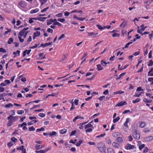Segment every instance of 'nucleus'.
<instances>
[{"label": "nucleus", "instance_id": "603ef678", "mask_svg": "<svg viewBox=\"0 0 153 153\" xmlns=\"http://www.w3.org/2000/svg\"><path fill=\"white\" fill-rule=\"evenodd\" d=\"M35 147L36 150H38L40 149V145H39L36 144L35 146Z\"/></svg>", "mask_w": 153, "mask_h": 153}, {"label": "nucleus", "instance_id": "72a5a7b5", "mask_svg": "<svg viewBox=\"0 0 153 153\" xmlns=\"http://www.w3.org/2000/svg\"><path fill=\"white\" fill-rule=\"evenodd\" d=\"M39 45V44H35V45L34 46H32L30 47L29 48L31 49H33L36 48Z\"/></svg>", "mask_w": 153, "mask_h": 153}, {"label": "nucleus", "instance_id": "864d4df0", "mask_svg": "<svg viewBox=\"0 0 153 153\" xmlns=\"http://www.w3.org/2000/svg\"><path fill=\"white\" fill-rule=\"evenodd\" d=\"M92 130H93L92 128H89L86 129L85 131L86 132H90L92 131Z\"/></svg>", "mask_w": 153, "mask_h": 153}, {"label": "nucleus", "instance_id": "f257e3e1", "mask_svg": "<svg viewBox=\"0 0 153 153\" xmlns=\"http://www.w3.org/2000/svg\"><path fill=\"white\" fill-rule=\"evenodd\" d=\"M97 147L101 152H105L106 148L104 143L102 142H100L97 145Z\"/></svg>", "mask_w": 153, "mask_h": 153}, {"label": "nucleus", "instance_id": "052dcab7", "mask_svg": "<svg viewBox=\"0 0 153 153\" xmlns=\"http://www.w3.org/2000/svg\"><path fill=\"white\" fill-rule=\"evenodd\" d=\"M4 82L7 85H9L10 83V82L9 80H6L4 81Z\"/></svg>", "mask_w": 153, "mask_h": 153}, {"label": "nucleus", "instance_id": "473e14b6", "mask_svg": "<svg viewBox=\"0 0 153 153\" xmlns=\"http://www.w3.org/2000/svg\"><path fill=\"white\" fill-rule=\"evenodd\" d=\"M96 26L98 28L101 30H102L104 29V28L102 27V26L100 25H97Z\"/></svg>", "mask_w": 153, "mask_h": 153}, {"label": "nucleus", "instance_id": "6ab92c4d", "mask_svg": "<svg viewBox=\"0 0 153 153\" xmlns=\"http://www.w3.org/2000/svg\"><path fill=\"white\" fill-rule=\"evenodd\" d=\"M131 42H128V43H127L126 45H125V48H128V46L130 44H131L132 43V41L133 40H131Z\"/></svg>", "mask_w": 153, "mask_h": 153}, {"label": "nucleus", "instance_id": "e2e57ef3", "mask_svg": "<svg viewBox=\"0 0 153 153\" xmlns=\"http://www.w3.org/2000/svg\"><path fill=\"white\" fill-rule=\"evenodd\" d=\"M56 16L58 17H62V13H60L56 14Z\"/></svg>", "mask_w": 153, "mask_h": 153}, {"label": "nucleus", "instance_id": "c85d7f7f", "mask_svg": "<svg viewBox=\"0 0 153 153\" xmlns=\"http://www.w3.org/2000/svg\"><path fill=\"white\" fill-rule=\"evenodd\" d=\"M56 132L55 131H53L52 132H50V136H55L56 134Z\"/></svg>", "mask_w": 153, "mask_h": 153}, {"label": "nucleus", "instance_id": "a211bd4d", "mask_svg": "<svg viewBox=\"0 0 153 153\" xmlns=\"http://www.w3.org/2000/svg\"><path fill=\"white\" fill-rule=\"evenodd\" d=\"M124 91H118L114 92V94H121L124 93Z\"/></svg>", "mask_w": 153, "mask_h": 153}, {"label": "nucleus", "instance_id": "2eb2a0df", "mask_svg": "<svg viewBox=\"0 0 153 153\" xmlns=\"http://www.w3.org/2000/svg\"><path fill=\"white\" fill-rule=\"evenodd\" d=\"M67 130L65 128L60 130V132L61 134H64L67 132Z\"/></svg>", "mask_w": 153, "mask_h": 153}, {"label": "nucleus", "instance_id": "13d9d810", "mask_svg": "<svg viewBox=\"0 0 153 153\" xmlns=\"http://www.w3.org/2000/svg\"><path fill=\"white\" fill-rule=\"evenodd\" d=\"M7 146L9 147H11L13 145V144L12 142H10L7 143Z\"/></svg>", "mask_w": 153, "mask_h": 153}, {"label": "nucleus", "instance_id": "dca6fc26", "mask_svg": "<svg viewBox=\"0 0 153 153\" xmlns=\"http://www.w3.org/2000/svg\"><path fill=\"white\" fill-rule=\"evenodd\" d=\"M13 124L12 120H10L7 123V125L8 126H11Z\"/></svg>", "mask_w": 153, "mask_h": 153}, {"label": "nucleus", "instance_id": "ddd939ff", "mask_svg": "<svg viewBox=\"0 0 153 153\" xmlns=\"http://www.w3.org/2000/svg\"><path fill=\"white\" fill-rule=\"evenodd\" d=\"M107 151L108 153H114V150L111 148L108 149Z\"/></svg>", "mask_w": 153, "mask_h": 153}, {"label": "nucleus", "instance_id": "412c9836", "mask_svg": "<svg viewBox=\"0 0 153 153\" xmlns=\"http://www.w3.org/2000/svg\"><path fill=\"white\" fill-rule=\"evenodd\" d=\"M120 36V34L118 33H114L112 35L113 37H119Z\"/></svg>", "mask_w": 153, "mask_h": 153}, {"label": "nucleus", "instance_id": "a18cd8bd", "mask_svg": "<svg viewBox=\"0 0 153 153\" xmlns=\"http://www.w3.org/2000/svg\"><path fill=\"white\" fill-rule=\"evenodd\" d=\"M145 147V145L144 144H142L139 146V149L140 150H141L142 149L144 148Z\"/></svg>", "mask_w": 153, "mask_h": 153}, {"label": "nucleus", "instance_id": "c9c22d12", "mask_svg": "<svg viewBox=\"0 0 153 153\" xmlns=\"http://www.w3.org/2000/svg\"><path fill=\"white\" fill-rule=\"evenodd\" d=\"M126 74V73H123L119 75V76L118 77L116 78L117 80H118L120 79L122 76Z\"/></svg>", "mask_w": 153, "mask_h": 153}, {"label": "nucleus", "instance_id": "f3484780", "mask_svg": "<svg viewBox=\"0 0 153 153\" xmlns=\"http://www.w3.org/2000/svg\"><path fill=\"white\" fill-rule=\"evenodd\" d=\"M120 119V117H117L116 118L114 119L113 122L115 123L118 122Z\"/></svg>", "mask_w": 153, "mask_h": 153}, {"label": "nucleus", "instance_id": "0eeeda50", "mask_svg": "<svg viewBox=\"0 0 153 153\" xmlns=\"http://www.w3.org/2000/svg\"><path fill=\"white\" fill-rule=\"evenodd\" d=\"M52 42H49L48 43H45L44 44L42 43V44H41L40 46H39V47L40 48L41 47H42L43 48H44L45 47V46H47L49 45H51V44H52Z\"/></svg>", "mask_w": 153, "mask_h": 153}, {"label": "nucleus", "instance_id": "cd10ccee", "mask_svg": "<svg viewBox=\"0 0 153 153\" xmlns=\"http://www.w3.org/2000/svg\"><path fill=\"white\" fill-rule=\"evenodd\" d=\"M13 39L12 38H10L8 41V44H11L13 42Z\"/></svg>", "mask_w": 153, "mask_h": 153}, {"label": "nucleus", "instance_id": "c756f323", "mask_svg": "<svg viewBox=\"0 0 153 153\" xmlns=\"http://www.w3.org/2000/svg\"><path fill=\"white\" fill-rule=\"evenodd\" d=\"M88 35L89 36H93L94 35H95L98 34L97 33H94L91 32H88Z\"/></svg>", "mask_w": 153, "mask_h": 153}, {"label": "nucleus", "instance_id": "6e6552de", "mask_svg": "<svg viewBox=\"0 0 153 153\" xmlns=\"http://www.w3.org/2000/svg\"><path fill=\"white\" fill-rule=\"evenodd\" d=\"M120 64H119L118 65V70H123V69H125L126 68H127V67L128 66V65H125L124 66L123 68H120Z\"/></svg>", "mask_w": 153, "mask_h": 153}, {"label": "nucleus", "instance_id": "5701e85b", "mask_svg": "<svg viewBox=\"0 0 153 153\" xmlns=\"http://www.w3.org/2000/svg\"><path fill=\"white\" fill-rule=\"evenodd\" d=\"M33 19L35 20H38L41 21H44V20L43 19H42V17L33 18Z\"/></svg>", "mask_w": 153, "mask_h": 153}, {"label": "nucleus", "instance_id": "58836bf2", "mask_svg": "<svg viewBox=\"0 0 153 153\" xmlns=\"http://www.w3.org/2000/svg\"><path fill=\"white\" fill-rule=\"evenodd\" d=\"M35 130V129L33 126H31L29 128V131H34Z\"/></svg>", "mask_w": 153, "mask_h": 153}, {"label": "nucleus", "instance_id": "69168bd1", "mask_svg": "<svg viewBox=\"0 0 153 153\" xmlns=\"http://www.w3.org/2000/svg\"><path fill=\"white\" fill-rule=\"evenodd\" d=\"M79 100L77 99H75L74 100V103L75 105H77L78 104Z\"/></svg>", "mask_w": 153, "mask_h": 153}, {"label": "nucleus", "instance_id": "f03ea898", "mask_svg": "<svg viewBox=\"0 0 153 153\" xmlns=\"http://www.w3.org/2000/svg\"><path fill=\"white\" fill-rule=\"evenodd\" d=\"M133 136L134 138L138 140L140 137V134L139 131L136 129H134L133 131Z\"/></svg>", "mask_w": 153, "mask_h": 153}, {"label": "nucleus", "instance_id": "a878e982", "mask_svg": "<svg viewBox=\"0 0 153 153\" xmlns=\"http://www.w3.org/2000/svg\"><path fill=\"white\" fill-rule=\"evenodd\" d=\"M82 140H79L78 142H77L76 144V146L79 147V146L82 143Z\"/></svg>", "mask_w": 153, "mask_h": 153}, {"label": "nucleus", "instance_id": "5fc2aeb1", "mask_svg": "<svg viewBox=\"0 0 153 153\" xmlns=\"http://www.w3.org/2000/svg\"><path fill=\"white\" fill-rule=\"evenodd\" d=\"M76 139L74 140V141H73L72 140H70V143H72L73 144H75L76 142Z\"/></svg>", "mask_w": 153, "mask_h": 153}, {"label": "nucleus", "instance_id": "4468645a", "mask_svg": "<svg viewBox=\"0 0 153 153\" xmlns=\"http://www.w3.org/2000/svg\"><path fill=\"white\" fill-rule=\"evenodd\" d=\"M97 66L98 71H100L103 69V68L100 65L98 64Z\"/></svg>", "mask_w": 153, "mask_h": 153}, {"label": "nucleus", "instance_id": "ea45409f", "mask_svg": "<svg viewBox=\"0 0 153 153\" xmlns=\"http://www.w3.org/2000/svg\"><path fill=\"white\" fill-rule=\"evenodd\" d=\"M76 130L72 131L71 132V134L70 135V136L74 135L76 133Z\"/></svg>", "mask_w": 153, "mask_h": 153}, {"label": "nucleus", "instance_id": "de8ad7c7", "mask_svg": "<svg viewBox=\"0 0 153 153\" xmlns=\"http://www.w3.org/2000/svg\"><path fill=\"white\" fill-rule=\"evenodd\" d=\"M49 8V7H47L46 8H45L44 9H43V10H41V12L42 13L44 12H45Z\"/></svg>", "mask_w": 153, "mask_h": 153}, {"label": "nucleus", "instance_id": "09e8293b", "mask_svg": "<svg viewBox=\"0 0 153 153\" xmlns=\"http://www.w3.org/2000/svg\"><path fill=\"white\" fill-rule=\"evenodd\" d=\"M143 101L145 102H148V103H150L151 102L152 100H147V99H146V98H144L143 100Z\"/></svg>", "mask_w": 153, "mask_h": 153}, {"label": "nucleus", "instance_id": "3c124183", "mask_svg": "<svg viewBox=\"0 0 153 153\" xmlns=\"http://www.w3.org/2000/svg\"><path fill=\"white\" fill-rule=\"evenodd\" d=\"M39 116L41 117H44L45 116V114L43 113H40L39 114Z\"/></svg>", "mask_w": 153, "mask_h": 153}, {"label": "nucleus", "instance_id": "b1692460", "mask_svg": "<svg viewBox=\"0 0 153 153\" xmlns=\"http://www.w3.org/2000/svg\"><path fill=\"white\" fill-rule=\"evenodd\" d=\"M140 100V98H138L135 100H133L132 101V102L133 103H136L139 102Z\"/></svg>", "mask_w": 153, "mask_h": 153}, {"label": "nucleus", "instance_id": "39448f33", "mask_svg": "<svg viewBox=\"0 0 153 153\" xmlns=\"http://www.w3.org/2000/svg\"><path fill=\"white\" fill-rule=\"evenodd\" d=\"M112 136L114 137H122V134L118 132H115L113 133Z\"/></svg>", "mask_w": 153, "mask_h": 153}, {"label": "nucleus", "instance_id": "37998d69", "mask_svg": "<svg viewBox=\"0 0 153 153\" xmlns=\"http://www.w3.org/2000/svg\"><path fill=\"white\" fill-rule=\"evenodd\" d=\"M11 140L14 143H15L17 140V139L14 137H12V138H11Z\"/></svg>", "mask_w": 153, "mask_h": 153}, {"label": "nucleus", "instance_id": "4c0bfd02", "mask_svg": "<svg viewBox=\"0 0 153 153\" xmlns=\"http://www.w3.org/2000/svg\"><path fill=\"white\" fill-rule=\"evenodd\" d=\"M153 65V61L151 60L149 62V64L148 65L149 66H152Z\"/></svg>", "mask_w": 153, "mask_h": 153}, {"label": "nucleus", "instance_id": "49530a36", "mask_svg": "<svg viewBox=\"0 0 153 153\" xmlns=\"http://www.w3.org/2000/svg\"><path fill=\"white\" fill-rule=\"evenodd\" d=\"M57 20L61 22H63L65 21V19H64V18H62V19L59 18V19H58Z\"/></svg>", "mask_w": 153, "mask_h": 153}, {"label": "nucleus", "instance_id": "aec40b11", "mask_svg": "<svg viewBox=\"0 0 153 153\" xmlns=\"http://www.w3.org/2000/svg\"><path fill=\"white\" fill-rule=\"evenodd\" d=\"M5 107L7 108H9L10 107H12L13 106V105L11 103H9L7 104H6L5 106Z\"/></svg>", "mask_w": 153, "mask_h": 153}, {"label": "nucleus", "instance_id": "9b49d317", "mask_svg": "<svg viewBox=\"0 0 153 153\" xmlns=\"http://www.w3.org/2000/svg\"><path fill=\"white\" fill-rule=\"evenodd\" d=\"M47 21V23L48 25L51 24L53 22V20L52 19H50L49 20H48Z\"/></svg>", "mask_w": 153, "mask_h": 153}, {"label": "nucleus", "instance_id": "1a4fd4ad", "mask_svg": "<svg viewBox=\"0 0 153 153\" xmlns=\"http://www.w3.org/2000/svg\"><path fill=\"white\" fill-rule=\"evenodd\" d=\"M39 11V9L38 8H36L35 9H34L33 10H32L30 11V13H36V12H37Z\"/></svg>", "mask_w": 153, "mask_h": 153}, {"label": "nucleus", "instance_id": "79ce46f5", "mask_svg": "<svg viewBox=\"0 0 153 153\" xmlns=\"http://www.w3.org/2000/svg\"><path fill=\"white\" fill-rule=\"evenodd\" d=\"M0 52H2L3 53H6V51L3 48H0Z\"/></svg>", "mask_w": 153, "mask_h": 153}, {"label": "nucleus", "instance_id": "338daca9", "mask_svg": "<svg viewBox=\"0 0 153 153\" xmlns=\"http://www.w3.org/2000/svg\"><path fill=\"white\" fill-rule=\"evenodd\" d=\"M103 94L105 95L108 94V89L106 90L103 92Z\"/></svg>", "mask_w": 153, "mask_h": 153}, {"label": "nucleus", "instance_id": "20e7f679", "mask_svg": "<svg viewBox=\"0 0 153 153\" xmlns=\"http://www.w3.org/2000/svg\"><path fill=\"white\" fill-rule=\"evenodd\" d=\"M125 149L127 150L132 149L135 148L134 145H132L128 143L127 146H125Z\"/></svg>", "mask_w": 153, "mask_h": 153}, {"label": "nucleus", "instance_id": "e433bc0d", "mask_svg": "<svg viewBox=\"0 0 153 153\" xmlns=\"http://www.w3.org/2000/svg\"><path fill=\"white\" fill-rule=\"evenodd\" d=\"M44 130H45L44 128L43 127H42L40 128L37 129L36 130V132H38L40 131H44Z\"/></svg>", "mask_w": 153, "mask_h": 153}, {"label": "nucleus", "instance_id": "c03bdc74", "mask_svg": "<svg viewBox=\"0 0 153 153\" xmlns=\"http://www.w3.org/2000/svg\"><path fill=\"white\" fill-rule=\"evenodd\" d=\"M27 125V124L26 123L24 122L22 124H20V125H19V127H23V126H26Z\"/></svg>", "mask_w": 153, "mask_h": 153}, {"label": "nucleus", "instance_id": "423d86ee", "mask_svg": "<svg viewBox=\"0 0 153 153\" xmlns=\"http://www.w3.org/2000/svg\"><path fill=\"white\" fill-rule=\"evenodd\" d=\"M127 102L126 101H122L118 103L115 106H121L124 105H126L127 104Z\"/></svg>", "mask_w": 153, "mask_h": 153}, {"label": "nucleus", "instance_id": "a19ab883", "mask_svg": "<svg viewBox=\"0 0 153 153\" xmlns=\"http://www.w3.org/2000/svg\"><path fill=\"white\" fill-rule=\"evenodd\" d=\"M147 140L149 141H151L153 139V136H150L147 138Z\"/></svg>", "mask_w": 153, "mask_h": 153}, {"label": "nucleus", "instance_id": "7c9ffc66", "mask_svg": "<svg viewBox=\"0 0 153 153\" xmlns=\"http://www.w3.org/2000/svg\"><path fill=\"white\" fill-rule=\"evenodd\" d=\"M145 122H142L140 125V126L141 128L145 127Z\"/></svg>", "mask_w": 153, "mask_h": 153}, {"label": "nucleus", "instance_id": "393cba45", "mask_svg": "<svg viewBox=\"0 0 153 153\" xmlns=\"http://www.w3.org/2000/svg\"><path fill=\"white\" fill-rule=\"evenodd\" d=\"M101 63L102 65L103 66H105V65L107 64V62H105V61H104L103 60H101Z\"/></svg>", "mask_w": 153, "mask_h": 153}, {"label": "nucleus", "instance_id": "2f4dec72", "mask_svg": "<svg viewBox=\"0 0 153 153\" xmlns=\"http://www.w3.org/2000/svg\"><path fill=\"white\" fill-rule=\"evenodd\" d=\"M106 142L108 144H111V140H110V139L108 138L106 139Z\"/></svg>", "mask_w": 153, "mask_h": 153}, {"label": "nucleus", "instance_id": "f704fd0d", "mask_svg": "<svg viewBox=\"0 0 153 153\" xmlns=\"http://www.w3.org/2000/svg\"><path fill=\"white\" fill-rule=\"evenodd\" d=\"M17 113L19 114H22L24 113L23 110H19L17 111Z\"/></svg>", "mask_w": 153, "mask_h": 153}, {"label": "nucleus", "instance_id": "4be33fe9", "mask_svg": "<svg viewBox=\"0 0 153 153\" xmlns=\"http://www.w3.org/2000/svg\"><path fill=\"white\" fill-rule=\"evenodd\" d=\"M40 31H36V32L34 33L33 34L34 35H35V36H39L40 35Z\"/></svg>", "mask_w": 153, "mask_h": 153}, {"label": "nucleus", "instance_id": "bb28decb", "mask_svg": "<svg viewBox=\"0 0 153 153\" xmlns=\"http://www.w3.org/2000/svg\"><path fill=\"white\" fill-rule=\"evenodd\" d=\"M121 137H118L117 139V140L118 142L121 143L123 141V140L122 139Z\"/></svg>", "mask_w": 153, "mask_h": 153}, {"label": "nucleus", "instance_id": "bf43d9fd", "mask_svg": "<svg viewBox=\"0 0 153 153\" xmlns=\"http://www.w3.org/2000/svg\"><path fill=\"white\" fill-rule=\"evenodd\" d=\"M65 35L64 34H62L61 36L58 39V40H60L64 38L65 37Z\"/></svg>", "mask_w": 153, "mask_h": 153}, {"label": "nucleus", "instance_id": "f8f14e48", "mask_svg": "<svg viewBox=\"0 0 153 153\" xmlns=\"http://www.w3.org/2000/svg\"><path fill=\"white\" fill-rule=\"evenodd\" d=\"M92 127L93 125L92 124H91L90 123H88L85 126V129H86L88 128H90Z\"/></svg>", "mask_w": 153, "mask_h": 153}, {"label": "nucleus", "instance_id": "4d7b16f0", "mask_svg": "<svg viewBox=\"0 0 153 153\" xmlns=\"http://www.w3.org/2000/svg\"><path fill=\"white\" fill-rule=\"evenodd\" d=\"M41 5H43L44 4H45L47 1V0H40Z\"/></svg>", "mask_w": 153, "mask_h": 153}, {"label": "nucleus", "instance_id": "0e129e2a", "mask_svg": "<svg viewBox=\"0 0 153 153\" xmlns=\"http://www.w3.org/2000/svg\"><path fill=\"white\" fill-rule=\"evenodd\" d=\"M47 31L49 32V33H53V30L52 29L50 28H49L47 30Z\"/></svg>", "mask_w": 153, "mask_h": 153}, {"label": "nucleus", "instance_id": "6e6d98bb", "mask_svg": "<svg viewBox=\"0 0 153 153\" xmlns=\"http://www.w3.org/2000/svg\"><path fill=\"white\" fill-rule=\"evenodd\" d=\"M18 37V38L19 39V40L20 41V42H24V39H22L21 38V37L20 36H19V35Z\"/></svg>", "mask_w": 153, "mask_h": 153}, {"label": "nucleus", "instance_id": "7ed1b4c3", "mask_svg": "<svg viewBox=\"0 0 153 153\" xmlns=\"http://www.w3.org/2000/svg\"><path fill=\"white\" fill-rule=\"evenodd\" d=\"M18 4L20 6L23 8H25L26 6V3L24 1H21L19 2Z\"/></svg>", "mask_w": 153, "mask_h": 153}, {"label": "nucleus", "instance_id": "680f3d73", "mask_svg": "<svg viewBox=\"0 0 153 153\" xmlns=\"http://www.w3.org/2000/svg\"><path fill=\"white\" fill-rule=\"evenodd\" d=\"M143 91L144 90L142 89V88L140 87H139L137 89V91Z\"/></svg>", "mask_w": 153, "mask_h": 153}, {"label": "nucleus", "instance_id": "774afa93", "mask_svg": "<svg viewBox=\"0 0 153 153\" xmlns=\"http://www.w3.org/2000/svg\"><path fill=\"white\" fill-rule=\"evenodd\" d=\"M21 81L22 82H25L26 81V79L25 77H23L21 79Z\"/></svg>", "mask_w": 153, "mask_h": 153}, {"label": "nucleus", "instance_id": "9d476101", "mask_svg": "<svg viewBox=\"0 0 153 153\" xmlns=\"http://www.w3.org/2000/svg\"><path fill=\"white\" fill-rule=\"evenodd\" d=\"M25 32V31L23 29L19 33L18 35H19L20 36H22Z\"/></svg>", "mask_w": 153, "mask_h": 153}, {"label": "nucleus", "instance_id": "8fccbe9b", "mask_svg": "<svg viewBox=\"0 0 153 153\" xmlns=\"http://www.w3.org/2000/svg\"><path fill=\"white\" fill-rule=\"evenodd\" d=\"M37 153H45V151L44 150H40L39 151H37L36 152Z\"/></svg>", "mask_w": 153, "mask_h": 153}]
</instances>
